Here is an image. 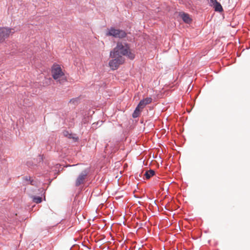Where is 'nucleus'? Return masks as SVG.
I'll use <instances>...</instances> for the list:
<instances>
[{"mask_svg":"<svg viewBox=\"0 0 250 250\" xmlns=\"http://www.w3.org/2000/svg\"><path fill=\"white\" fill-rule=\"evenodd\" d=\"M152 102L151 98H146L141 100L137 105L141 109H143L147 104Z\"/></svg>","mask_w":250,"mask_h":250,"instance_id":"nucleus-8","label":"nucleus"},{"mask_svg":"<svg viewBox=\"0 0 250 250\" xmlns=\"http://www.w3.org/2000/svg\"><path fill=\"white\" fill-rule=\"evenodd\" d=\"M180 16L184 22L187 23H189L191 22V19L188 14L183 13L180 14Z\"/></svg>","mask_w":250,"mask_h":250,"instance_id":"nucleus-9","label":"nucleus"},{"mask_svg":"<svg viewBox=\"0 0 250 250\" xmlns=\"http://www.w3.org/2000/svg\"><path fill=\"white\" fill-rule=\"evenodd\" d=\"M141 110H142V109L140 108L137 106L136 107L135 110H134V112L133 113L132 117L134 118L138 117L140 114Z\"/></svg>","mask_w":250,"mask_h":250,"instance_id":"nucleus-13","label":"nucleus"},{"mask_svg":"<svg viewBox=\"0 0 250 250\" xmlns=\"http://www.w3.org/2000/svg\"><path fill=\"white\" fill-rule=\"evenodd\" d=\"M34 194L32 195V201L36 204H39L42 201L43 198L45 200L44 195V190L42 188L38 189H34L33 190Z\"/></svg>","mask_w":250,"mask_h":250,"instance_id":"nucleus-3","label":"nucleus"},{"mask_svg":"<svg viewBox=\"0 0 250 250\" xmlns=\"http://www.w3.org/2000/svg\"><path fill=\"white\" fill-rule=\"evenodd\" d=\"M214 8L216 11L221 12L223 11V8L220 3L217 2L216 0H214Z\"/></svg>","mask_w":250,"mask_h":250,"instance_id":"nucleus-10","label":"nucleus"},{"mask_svg":"<svg viewBox=\"0 0 250 250\" xmlns=\"http://www.w3.org/2000/svg\"><path fill=\"white\" fill-rule=\"evenodd\" d=\"M63 133L64 136L70 139L72 138L74 140V141H77L78 139L77 137H74L73 134L69 133L68 131H64Z\"/></svg>","mask_w":250,"mask_h":250,"instance_id":"nucleus-11","label":"nucleus"},{"mask_svg":"<svg viewBox=\"0 0 250 250\" xmlns=\"http://www.w3.org/2000/svg\"><path fill=\"white\" fill-rule=\"evenodd\" d=\"M106 35L113 36L115 38H123L126 36V34L124 30L111 27L108 29Z\"/></svg>","mask_w":250,"mask_h":250,"instance_id":"nucleus-5","label":"nucleus"},{"mask_svg":"<svg viewBox=\"0 0 250 250\" xmlns=\"http://www.w3.org/2000/svg\"><path fill=\"white\" fill-rule=\"evenodd\" d=\"M51 74L53 79L62 83L66 81L64 78V74L60 65L54 64L51 67Z\"/></svg>","mask_w":250,"mask_h":250,"instance_id":"nucleus-2","label":"nucleus"},{"mask_svg":"<svg viewBox=\"0 0 250 250\" xmlns=\"http://www.w3.org/2000/svg\"><path fill=\"white\" fill-rule=\"evenodd\" d=\"M154 174H155L154 170L150 169L146 172L145 175L146 176V178L148 179L150 178L151 176L154 175Z\"/></svg>","mask_w":250,"mask_h":250,"instance_id":"nucleus-12","label":"nucleus"},{"mask_svg":"<svg viewBox=\"0 0 250 250\" xmlns=\"http://www.w3.org/2000/svg\"><path fill=\"white\" fill-rule=\"evenodd\" d=\"M14 30L7 27H0V43L3 42L6 39L13 33Z\"/></svg>","mask_w":250,"mask_h":250,"instance_id":"nucleus-4","label":"nucleus"},{"mask_svg":"<svg viewBox=\"0 0 250 250\" xmlns=\"http://www.w3.org/2000/svg\"><path fill=\"white\" fill-rule=\"evenodd\" d=\"M126 56L129 59L132 60L135 57V55L130 51L128 44L125 43L124 45L122 42H119L117 46L113 51L110 52L111 57H116L117 56Z\"/></svg>","mask_w":250,"mask_h":250,"instance_id":"nucleus-1","label":"nucleus"},{"mask_svg":"<svg viewBox=\"0 0 250 250\" xmlns=\"http://www.w3.org/2000/svg\"><path fill=\"white\" fill-rule=\"evenodd\" d=\"M112 58L114 59L111 60L109 62V66L112 70L117 69L120 64L124 62L125 59L122 56H118L116 57Z\"/></svg>","mask_w":250,"mask_h":250,"instance_id":"nucleus-6","label":"nucleus"},{"mask_svg":"<svg viewBox=\"0 0 250 250\" xmlns=\"http://www.w3.org/2000/svg\"><path fill=\"white\" fill-rule=\"evenodd\" d=\"M87 176V173L85 171H83L78 177L76 180L75 185L78 187L80 185L83 184L85 181Z\"/></svg>","mask_w":250,"mask_h":250,"instance_id":"nucleus-7","label":"nucleus"}]
</instances>
